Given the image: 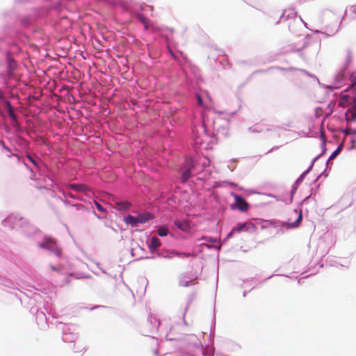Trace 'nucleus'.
<instances>
[{"mask_svg":"<svg viewBox=\"0 0 356 356\" xmlns=\"http://www.w3.org/2000/svg\"><path fill=\"white\" fill-rule=\"evenodd\" d=\"M0 146H1L3 149H6L8 152L10 151V149L4 145L3 142L0 140Z\"/></svg>","mask_w":356,"mask_h":356,"instance_id":"24","label":"nucleus"},{"mask_svg":"<svg viewBox=\"0 0 356 356\" xmlns=\"http://www.w3.org/2000/svg\"><path fill=\"white\" fill-rule=\"evenodd\" d=\"M341 99H342L345 103H346V102H348L349 96H348V95L341 93Z\"/></svg>","mask_w":356,"mask_h":356,"instance_id":"21","label":"nucleus"},{"mask_svg":"<svg viewBox=\"0 0 356 356\" xmlns=\"http://www.w3.org/2000/svg\"><path fill=\"white\" fill-rule=\"evenodd\" d=\"M285 13H286V10H285V11H284V12L283 13V15H282V16H284V15H285Z\"/></svg>","mask_w":356,"mask_h":356,"instance_id":"32","label":"nucleus"},{"mask_svg":"<svg viewBox=\"0 0 356 356\" xmlns=\"http://www.w3.org/2000/svg\"><path fill=\"white\" fill-rule=\"evenodd\" d=\"M138 19L145 25V28L147 29V19L143 15H139Z\"/></svg>","mask_w":356,"mask_h":356,"instance_id":"16","label":"nucleus"},{"mask_svg":"<svg viewBox=\"0 0 356 356\" xmlns=\"http://www.w3.org/2000/svg\"><path fill=\"white\" fill-rule=\"evenodd\" d=\"M116 205L118 206L120 209L127 210L129 209L131 204L127 201H119L117 202Z\"/></svg>","mask_w":356,"mask_h":356,"instance_id":"13","label":"nucleus"},{"mask_svg":"<svg viewBox=\"0 0 356 356\" xmlns=\"http://www.w3.org/2000/svg\"><path fill=\"white\" fill-rule=\"evenodd\" d=\"M50 268L52 271H56L57 268L54 266H51Z\"/></svg>","mask_w":356,"mask_h":356,"instance_id":"29","label":"nucleus"},{"mask_svg":"<svg viewBox=\"0 0 356 356\" xmlns=\"http://www.w3.org/2000/svg\"><path fill=\"white\" fill-rule=\"evenodd\" d=\"M39 247L52 251L58 257L61 254V250L58 247L56 241L51 238H44L43 241L39 244Z\"/></svg>","mask_w":356,"mask_h":356,"instance_id":"1","label":"nucleus"},{"mask_svg":"<svg viewBox=\"0 0 356 356\" xmlns=\"http://www.w3.org/2000/svg\"><path fill=\"white\" fill-rule=\"evenodd\" d=\"M196 97H197V104L200 105V106H202V104H203V100L201 97V96L200 95H196Z\"/></svg>","mask_w":356,"mask_h":356,"instance_id":"23","label":"nucleus"},{"mask_svg":"<svg viewBox=\"0 0 356 356\" xmlns=\"http://www.w3.org/2000/svg\"><path fill=\"white\" fill-rule=\"evenodd\" d=\"M183 286H188V282H186V283L183 284Z\"/></svg>","mask_w":356,"mask_h":356,"instance_id":"30","label":"nucleus"},{"mask_svg":"<svg viewBox=\"0 0 356 356\" xmlns=\"http://www.w3.org/2000/svg\"><path fill=\"white\" fill-rule=\"evenodd\" d=\"M174 254H175V255L179 256V257H182V256H183V257H190V256H193V254H191V253H184V252L179 253V252H174Z\"/></svg>","mask_w":356,"mask_h":356,"instance_id":"18","label":"nucleus"},{"mask_svg":"<svg viewBox=\"0 0 356 356\" xmlns=\"http://www.w3.org/2000/svg\"><path fill=\"white\" fill-rule=\"evenodd\" d=\"M124 221L126 223L129 224L133 227L136 226L138 223L137 221V217H134L130 215L125 218Z\"/></svg>","mask_w":356,"mask_h":356,"instance_id":"11","label":"nucleus"},{"mask_svg":"<svg viewBox=\"0 0 356 356\" xmlns=\"http://www.w3.org/2000/svg\"><path fill=\"white\" fill-rule=\"evenodd\" d=\"M351 84L350 86L353 88L356 85V72H353L350 76Z\"/></svg>","mask_w":356,"mask_h":356,"instance_id":"17","label":"nucleus"},{"mask_svg":"<svg viewBox=\"0 0 356 356\" xmlns=\"http://www.w3.org/2000/svg\"><path fill=\"white\" fill-rule=\"evenodd\" d=\"M230 185H232V186H235V184H233V183L230 184Z\"/></svg>","mask_w":356,"mask_h":356,"instance_id":"33","label":"nucleus"},{"mask_svg":"<svg viewBox=\"0 0 356 356\" xmlns=\"http://www.w3.org/2000/svg\"><path fill=\"white\" fill-rule=\"evenodd\" d=\"M293 213H295L296 216H298V218H297L296 220L293 222H286V227L287 228L298 227L302 221V216L301 211L298 212L297 210H294Z\"/></svg>","mask_w":356,"mask_h":356,"instance_id":"5","label":"nucleus"},{"mask_svg":"<svg viewBox=\"0 0 356 356\" xmlns=\"http://www.w3.org/2000/svg\"><path fill=\"white\" fill-rule=\"evenodd\" d=\"M353 102H354V105L353 106H356V94L353 96Z\"/></svg>","mask_w":356,"mask_h":356,"instance_id":"28","label":"nucleus"},{"mask_svg":"<svg viewBox=\"0 0 356 356\" xmlns=\"http://www.w3.org/2000/svg\"><path fill=\"white\" fill-rule=\"evenodd\" d=\"M67 195L68 197H72V198H78L75 195L72 194L70 192L67 193Z\"/></svg>","mask_w":356,"mask_h":356,"instance_id":"25","label":"nucleus"},{"mask_svg":"<svg viewBox=\"0 0 356 356\" xmlns=\"http://www.w3.org/2000/svg\"><path fill=\"white\" fill-rule=\"evenodd\" d=\"M158 234L160 236H165L168 235V230L166 227H160L158 230Z\"/></svg>","mask_w":356,"mask_h":356,"instance_id":"15","label":"nucleus"},{"mask_svg":"<svg viewBox=\"0 0 356 356\" xmlns=\"http://www.w3.org/2000/svg\"><path fill=\"white\" fill-rule=\"evenodd\" d=\"M246 227H247L246 222L240 223V224L237 225V226H236L235 227L233 228V232L239 233L243 231H247L248 229Z\"/></svg>","mask_w":356,"mask_h":356,"instance_id":"12","label":"nucleus"},{"mask_svg":"<svg viewBox=\"0 0 356 356\" xmlns=\"http://www.w3.org/2000/svg\"><path fill=\"white\" fill-rule=\"evenodd\" d=\"M346 118L348 122L356 120V106H353L346 111Z\"/></svg>","mask_w":356,"mask_h":356,"instance_id":"7","label":"nucleus"},{"mask_svg":"<svg viewBox=\"0 0 356 356\" xmlns=\"http://www.w3.org/2000/svg\"><path fill=\"white\" fill-rule=\"evenodd\" d=\"M195 167V163L193 159L190 157H188L185 160L184 164V170L182 172L181 175V181L183 183L186 182L189 178L192 176V170Z\"/></svg>","mask_w":356,"mask_h":356,"instance_id":"2","label":"nucleus"},{"mask_svg":"<svg viewBox=\"0 0 356 356\" xmlns=\"http://www.w3.org/2000/svg\"><path fill=\"white\" fill-rule=\"evenodd\" d=\"M67 188L77 193H83L86 195H90L91 193V190L86 184H71L67 186Z\"/></svg>","mask_w":356,"mask_h":356,"instance_id":"4","label":"nucleus"},{"mask_svg":"<svg viewBox=\"0 0 356 356\" xmlns=\"http://www.w3.org/2000/svg\"><path fill=\"white\" fill-rule=\"evenodd\" d=\"M161 245L160 240L156 236H153L150 239L148 248L152 253H155L157 248Z\"/></svg>","mask_w":356,"mask_h":356,"instance_id":"6","label":"nucleus"},{"mask_svg":"<svg viewBox=\"0 0 356 356\" xmlns=\"http://www.w3.org/2000/svg\"><path fill=\"white\" fill-rule=\"evenodd\" d=\"M28 159L30 161H31L35 165L37 166L35 161L30 156H28Z\"/></svg>","mask_w":356,"mask_h":356,"instance_id":"26","label":"nucleus"},{"mask_svg":"<svg viewBox=\"0 0 356 356\" xmlns=\"http://www.w3.org/2000/svg\"><path fill=\"white\" fill-rule=\"evenodd\" d=\"M341 150V148L340 147H338L332 154V155L330 156L329 160H332L338 154L339 152H340Z\"/></svg>","mask_w":356,"mask_h":356,"instance_id":"19","label":"nucleus"},{"mask_svg":"<svg viewBox=\"0 0 356 356\" xmlns=\"http://www.w3.org/2000/svg\"><path fill=\"white\" fill-rule=\"evenodd\" d=\"M24 219L23 218H18V216H14V215H11L10 216H8V218H6L3 222L6 225V224H13L14 222H17V221H22Z\"/></svg>","mask_w":356,"mask_h":356,"instance_id":"10","label":"nucleus"},{"mask_svg":"<svg viewBox=\"0 0 356 356\" xmlns=\"http://www.w3.org/2000/svg\"><path fill=\"white\" fill-rule=\"evenodd\" d=\"M152 218L153 216L152 214H150L149 213H144L137 216V221L138 222V223L143 224Z\"/></svg>","mask_w":356,"mask_h":356,"instance_id":"8","label":"nucleus"},{"mask_svg":"<svg viewBox=\"0 0 356 356\" xmlns=\"http://www.w3.org/2000/svg\"><path fill=\"white\" fill-rule=\"evenodd\" d=\"M175 225L181 230L188 232L190 229L189 223L187 221H176Z\"/></svg>","mask_w":356,"mask_h":356,"instance_id":"9","label":"nucleus"},{"mask_svg":"<svg viewBox=\"0 0 356 356\" xmlns=\"http://www.w3.org/2000/svg\"><path fill=\"white\" fill-rule=\"evenodd\" d=\"M353 134L356 135V130L353 131Z\"/></svg>","mask_w":356,"mask_h":356,"instance_id":"31","label":"nucleus"},{"mask_svg":"<svg viewBox=\"0 0 356 356\" xmlns=\"http://www.w3.org/2000/svg\"><path fill=\"white\" fill-rule=\"evenodd\" d=\"M6 104L7 108L8 109V115H9V116L12 119L15 120L16 118V116H15V115L14 113V111H13V110L12 108L11 104L9 102H8V101L6 102Z\"/></svg>","mask_w":356,"mask_h":356,"instance_id":"14","label":"nucleus"},{"mask_svg":"<svg viewBox=\"0 0 356 356\" xmlns=\"http://www.w3.org/2000/svg\"><path fill=\"white\" fill-rule=\"evenodd\" d=\"M95 206H96L97 209H98V211H99L100 212L105 211L104 208L97 202H95Z\"/></svg>","mask_w":356,"mask_h":356,"instance_id":"20","label":"nucleus"},{"mask_svg":"<svg viewBox=\"0 0 356 356\" xmlns=\"http://www.w3.org/2000/svg\"><path fill=\"white\" fill-rule=\"evenodd\" d=\"M232 195L234 197L235 200V205L236 207L241 211H245L248 209L249 204L240 195L232 193Z\"/></svg>","mask_w":356,"mask_h":356,"instance_id":"3","label":"nucleus"},{"mask_svg":"<svg viewBox=\"0 0 356 356\" xmlns=\"http://www.w3.org/2000/svg\"><path fill=\"white\" fill-rule=\"evenodd\" d=\"M234 233H235V232H233V229H232V231L227 234V238H231L232 236V235L234 234Z\"/></svg>","mask_w":356,"mask_h":356,"instance_id":"27","label":"nucleus"},{"mask_svg":"<svg viewBox=\"0 0 356 356\" xmlns=\"http://www.w3.org/2000/svg\"><path fill=\"white\" fill-rule=\"evenodd\" d=\"M302 44H303V48H307V47H309V43H308V42H307V40L306 38H303V39L302 40Z\"/></svg>","mask_w":356,"mask_h":356,"instance_id":"22","label":"nucleus"}]
</instances>
